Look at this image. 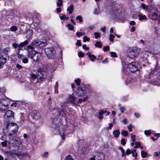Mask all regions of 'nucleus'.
<instances>
[{"label": "nucleus", "instance_id": "f257e3e1", "mask_svg": "<svg viewBox=\"0 0 160 160\" xmlns=\"http://www.w3.org/2000/svg\"><path fill=\"white\" fill-rule=\"evenodd\" d=\"M76 98L75 97L72 96V95L69 94L67 98L66 101L64 103H61L60 105L61 107V110L59 112L58 115L59 116V118L60 119L63 120L65 119V113L63 110L65 109L66 108L68 107V104L70 103L72 104L73 105H76V103L75 100Z\"/></svg>", "mask_w": 160, "mask_h": 160}, {"label": "nucleus", "instance_id": "f03ea898", "mask_svg": "<svg viewBox=\"0 0 160 160\" xmlns=\"http://www.w3.org/2000/svg\"><path fill=\"white\" fill-rule=\"evenodd\" d=\"M48 68H46L45 67L43 68L39 69L38 70L37 75L35 74H32L31 75V78L32 79H35L37 78L38 80L40 82L45 78L47 74V72H49Z\"/></svg>", "mask_w": 160, "mask_h": 160}, {"label": "nucleus", "instance_id": "7ed1b4c3", "mask_svg": "<svg viewBox=\"0 0 160 160\" xmlns=\"http://www.w3.org/2000/svg\"><path fill=\"white\" fill-rule=\"evenodd\" d=\"M47 44V42L45 40H40L38 39H36L32 42L31 45L28 46L27 50H33V46L37 48H42L46 46Z\"/></svg>", "mask_w": 160, "mask_h": 160}, {"label": "nucleus", "instance_id": "20e7f679", "mask_svg": "<svg viewBox=\"0 0 160 160\" xmlns=\"http://www.w3.org/2000/svg\"><path fill=\"white\" fill-rule=\"evenodd\" d=\"M28 57L32 59L36 62H38L41 60V54L36 52L34 50H28Z\"/></svg>", "mask_w": 160, "mask_h": 160}, {"label": "nucleus", "instance_id": "39448f33", "mask_svg": "<svg viewBox=\"0 0 160 160\" xmlns=\"http://www.w3.org/2000/svg\"><path fill=\"white\" fill-rule=\"evenodd\" d=\"M44 52L47 57L50 59H54L56 58V53L55 49L52 47L44 49Z\"/></svg>", "mask_w": 160, "mask_h": 160}, {"label": "nucleus", "instance_id": "423d86ee", "mask_svg": "<svg viewBox=\"0 0 160 160\" xmlns=\"http://www.w3.org/2000/svg\"><path fill=\"white\" fill-rule=\"evenodd\" d=\"M14 119V112L11 110L7 111L4 116V120L7 123L12 121Z\"/></svg>", "mask_w": 160, "mask_h": 160}, {"label": "nucleus", "instance_id": "0eeeda50", "mask_svg": "<svg viewBox=\"0 0 160 160\" xmlns=\"http://www.w3.org/2000/svg\"><path fill=\"white\" fill-rule=\"evenodd\" d=\"M9 143L14 147H19L22 145V142L19 139H16L13 138H10L9 141Z\"/></svg>", "mask_w": 160, "mask_h": 160}, {"label": "nucleus", "instance_id": "6e6552de", "mask_svg": "<svg viewBox=\"0 0 160 160\" xmlns=\"http://www.w3.org/2000/svg\"><path fill=\"white\" fill-rule=\"evenodd\" d=\"M9 99L7 98L0 100V110L4 111L8 109Z\"/></svg>", "mask_w": 160, "mask_h": 160}, {"label": "nucleus", "instance_id": "1a4fd4ad", "mask_svg": "<svg viewBox=\"0 0 160 160\" xmlns=\"http://www.w3.org/2000/svg\"><path fill=\"white\" fill-rule=\"evenodd\" d=\"M139 55V53L138 52V50L136 47H133L130 48L128 53V56L130 58L133 59L138 56Z\"/></svg>", "mask_w": 160, "mask_h": 160}, {"label": "nucleus", "instance_id": "9d476101", "mask_svg": "<svg viewBox=\"0 0 160 160\" xmlns=\"http://www.w3.org/2000/svg\"><path fill=\"white\" fill-rule=\"evenodd\" d=\"M6 128L7 129H12L11 132L13 134H14L18 131V127L16 123L12 122L6 124Z\"/></svg>", "mask_w": 160, "mask_h": 160}, {"label": "nucleus", "instance_id": "9b49d317", "mask_svg": "<svg viewBox=\"0 0 160 160\" xmlns=\"http://www.w3.org/2000/svg\"><path fill=\"white\" fill-rule=\"evenodd\" d=\"M8 58V54L0 53V68H2L4 64L6 63L7 59Z\"/></svg>", "mask_w": 160, "mask_h": 160}, {"label": "nucleus", "instance_id": "f8f14e48", "mask_svg": "<svg viewBox=\"0 0 160 160\" xmlns=\"http://www.w3.org/2000/svg\"><path fill=\"white\" fill-rule=\"evenodd\" d=\"M137 64L135 62H133L128 65L127 71L128 70L131 72H133L137 71L138 70Z\"/></svg>", "mask_w": 160, "mask_h": 160}, {"label": "nucleus", "instance_id": "ddd939ff", "mask_svg": "<svg viewBox=\"0 0 160 160\" xmlns=\"http://www.w3.org/2000/svg\"><path fill=\"white\" fill-rule=\"evenodd\" d=\"M31 115L34 119L37 120L40 118L41 114L39 111L34 110L32 112Z\"/></svg>", "mask_w": 160, "mask_h": 160}, {"label": "nucleus", "instance_id": "4468645a", "mask_svg": "<svg viewBox=\"0 0 160 160\" xmlns=\"http://www.w3.org/2000/svg\"><path fill=\"white\" fill-rule=\"evenodd\" d=\"M150 18L154 20H159L160 19V14L158 15L156 12L152 13L150 15Z\"/></svg>", "mask_w": 160, "mask_h": 160}, {"label": "nucleus", "instance_id": "2eb2a0df", "mask_svg": "<svg viewBox=\"0 0 160 160\" xmlns=\"http://www.w3.org/2000/svg\"><path fill=\"white\" fill-rule=\"evenodd\" d=\"M96 160H104V155L103 153L99 152H97L96 155H95Z\"/></svg>", "mask_w": 160, "mask_h": 160}, {"label": "nucleus", "instance_id": "dca6fc26", "mask_svg": "<svg viewBox=\"0 0 160 160\" xmlns=\"http://www.w3.org/2000/svg\"><path fill=\"white\" fill-rule=\"evenodd\" d=\"M77 95L79 97L82 96L85 94V92L82 88H78L76 91Z\"/></svg>", "mask_w": 160, "mask_h": 160}, {"label": "nucleus", "instance_id": "f3484780", "mask_svg": "<svg viewBox=\"0 0 160 160\" xmlns=\"http://www.w3.org/2000/svg\"><path fill=\"white\" fill-rule=\"evenodd\" d=\"M33 32V30L32 29L28 30L26 32V38L28 39L31 38Z\"/></svg>", "mask_w": 160, "mask_h": 160}, {"label": "nucleus", "instance_id": "a211bd4d", "mask_svg": "<svg viewBox=\"0 0 160 160\" xmlns=\"http://www.w3.org/2000/svg\"><path fill=\"white\" fill-rule=\"evenodd\" d=\"M106 112H107L106 115H109L110 114V112L108 111H107L106 110L103 111L102 110H101L100 111L99 113V118L101 120L102 118L103 117L102 116V115L104 113H105Z\"/></svg>", "mask_w": 160, "mask_h": 160}, {"label": "nucleus", "instance_id": "6ab92c4d", "mask_svg": "<svg viewBox=\"0 0 160 160\" xmlns=\"http://www.w3.org/2000/svg\"><path fill=\"white\" fill-rule=\"evenodd\" d=\"M138 19L140 21H142V20H146L147 19V17L145 15L139 14L138 15Z\"/></svg>", "mask_w": 160, "mask_h": 160}, {"label": "nucleus", "instance_id": "aec40b11", "mask_svg": "<svg viewBox=\"0 0 160 160\" xmlns=\"http://www.w3.org/2000/svg\"><path fill=\"white\" fill-rule=\"evenodd\" d=\"M87 55L88 56L89 58L92 61H93L96 58V57L93 55H91L90 52H88L87 54Z\"/></svg>", "mask_w": 160, "mask_h": 160}, {"label": "nucleus", "instance_id": "412c9836", "mask_svg": "<svg viewBox=\"0 0 160 160\" xmlns=\"http://www.w3.org/2000/svg\"><path fill=\"white\" fill-rule=\"evenodd\" d=\"M160 82V77L159 76L157 78H154L153 79L152 84L154 85H156L158 84V83Z\"/></svg>", "mask_w": 160, "mask_h": 160}, {"label": "nucleus", "instance_id": "4be33fe9", "mask_svg": "<svg viewBox=\"0 0 160 160\" xmlns=\"http://www.w3.org/2000/svg\"><path fill=\"white\" fill-rule=\"evenodd\" d=\"M120 134V132L118 130H115L113 132V135L116 138L118 137Z\"/></svg>", "mask_w": 160, "mask_h": 160}, {"label": "nucleus", "instance_id": "5701e85b", "mask_svg": "<svg viewBox=\"0 0 160 160\" xmlns=\"http://www.w3.org/2000/svg\"><path fill=\"white\" fill-rule=\"evenodd\" d=\"M73 10V5H71L70 6L68 7L67 8V10L68 11L69 13L71 14L72 13Z\"/></svg>", "mask_w": 160, "mask_h": 160}, {"label": "nucleus", "instance_id": "b1692460", "mask_svg": "<svg viewBox=\"0 0 160 160\" xmlns=\"http://www.w3.org/2000/svg\"><path fill=\"white\" fill-rule=\"evenodd\" d=\"M148 153L143 150L141 151V155L142 158H146L147 155Z\"/></svg>", "mask_w": 160, "mask_h": 160}, {"label": "nucleus", "instance_id": "393cba45", "mask_svg": "<svg viewBox=\"0 0 160 160\" xmlns=\"http://www.w3.org/2000/svg\"><path fill=\"white\" fill-rule=\"evenodd\" d=\"M151 55V53L150 52L148 51H145L144 52V57H145V58H147L149 56H150Z\"/></svg>", "mask_w": 160, "mask_h": 160}, {"label": "nucleus", "instance_id": "a878e982", "mask_svg": "<svg viewBox=\"0 0 160 160\" xmlns=\"http://www.w3.org/2000/svg\"><path fill=\"white\" fill-rule=\"evenodd\" d=\"M95 46L96 47L101 48L102 46V43L99 41H97L95 44Z\"/></svg>", "mask_w": 160, "mask_h": 160}, {"label": "nucleus", "instance_id": "bb28decb", "mask_svg": "<svg viewBox=\"0 0 160 160\" xmlns=\"http://www.w3.org/2000/svg\"><path fill=\"white\" fill-rule=\"evenodd\" d=\"M18 29V28L16 26H13L10 28V30L12 32H15Z\"/></svg>", "mask_w": 160, "mask_h": 160}, {"label": "nucleus", "instance_id": "cd10ccee", "mask_svg": "<svg viewBox=\"0 0 160 160\" xmlns=\"http://www.w3.org/2000/svg\"><path fill=\"white\" fill-rule=\"evenodd\" d=\"M141 7L144 10H147L148 9V6L144 3L141 4Z\"/></svg>", "mask_w": 160, "mask_h": 160}, {"label": "nucleus", "instance_id": "c85d7f7f", "mask_svg": "<svg viewBox=\"0 0 160 160\" xmlns=\"http://www.w3.org/2000/svg\"><path fill=\"white\" fill-rule=\"evenodd\" d=\"M132 155L133 157H135L136 158H137V153L136 152V150L135 149H133L132 150Z\"/></svg>", "mask_w": 160, "mask_h": 160}, {"label": "nucleus", "instance_id": "c756f323", "mask_svg": "<svg viewBox=\"0 0 160 160\" xmlns=\"http://www.w3.org/2000/svg\"><path fill=\"white\" fill-rule=\"evenodd\" d=\"M121 134L124 137H126L128 135V131L123 130L121 132Z\"/></svg>", "mask_w": 160, "mask_h": 160}, {"label": "nucleus", "instance_id": "7c9ffc66", "mask_svg": "<svg viewBox=\"0 0 160 160\" xmlns=\"http://www.w3.org/2000/svg\"><path fill=\"white\" fill-rule=\"evenodd\" d=\"M9 48H4L3 50V52H1V53H4L5 54H8L7 53L9 51Z\"/></svg>", "mask_w": 160, "mask_h": 160}, {"label": "nucleus", "instance_id": "2f4dec72", "mask_svg": "<svg viewBox=\"0 0 160 160\" xmlns=\"http://www.w3.org/2000/svg\"><path fill=\"white\" fill-rule=\"evenodd\" d=\"M135 146L134 147L135 148H138L141 145V143L139 142H135Z\"/></svg>", "mask_w": 160, "mask_h": 160}, {"label": "nucleus", "instance_id": "473e14b6", "mask_svg": "<svg viewBox=\"0 0 160 160\" xmlns=\"http://www.w3.org/2000/svg\"><path fill=\"white\" fill-rule=\"evenodd\" d=\"M119 149L121 150V152L122 153V157L125 156V151H124V150L122 147H119Z\"/></svg>", "mask_w": 160, "mask_h": 160}, {"label": "nucleus", "instance_id": "72a5a7b5", "mask_svg": "<svg viewBox=\"0 0 160 160\" xmlns=\"http://www.w3.org/2000/svg\"><path fill=\"white\" fill-rule=\"evenodd\" d=\"M118 107H120L119 109L121 112H123L125 111L126 110V109L124 107H121V105H119Z\"/></svg>", "mask_w": 160, "mask_h": 160}, {"label": "nucleus", "instance_id": "f704fd0d", "mask_svg": "<svg viewBox=\"0 0 160 160\" xmlns=\"http://www.w3.org/2000/svg\"><path fill=\"white\" fill-rule=\"evenodd\" d=\"M94 35L95 36V38L97 39L101 35L99 32H95L94 33Z\"/></svg>", "mask_w": 160, "mask_h": 160}, {"label": "nucleus", "instance_id": "c9c22d12", "mask_svg": "<svg viewBox=\"0 0 160 160\" xmlns=\"http://www.w3.org/2000/svg\"><path fill=\"white\" fill-rule=\"evenodd\" d=\"M1 144L2 146L6 147L7 145V141L5 140L3 142H2Z\"/></svg>", "mask_w": 160, "mask_h": 160}, {"label": "nucleus", "instance_id": "e433bc0d", "mask_svg": "<svg viewBox=\"0 0 160 160\" xmlns=\"http://www.w3.org/2000/svg\"><path fill=\"white\" fill-rule=\"evenodd\" d=\"M110 54L112 57L117 58V56L116 55L115 52H110Z\"/></svg>", "mask_w": 160, "mask_h": 160}, {"label": "nucleus", "instance_id": "4c0bfd02", "mask_svg": "<svg viewBox=\"0 0 160 160\" xmlns=\"http://www.w3.org/2000/svg\"><path fill=\"white\" fill-rule=\"evenodd\" d=\"M62 0H58V2L57 3V6L58 7H60L62 5Z\"/></svg>", "mask_w": 160, "mask_h": 160}, {"label": "nucleus", "instance_id": "58836bf2", "mask_svg": "<svg viewBox=\"0 0 160 160\" xmlns=\"http://www.w3.org/2000/svg\"><path fill=\"white\" fill-rule=\"evenodd\" d=\"M75 81L76 84L78 85V86H80V80L79 78H78L77 79L75 80Z\"/></svg>", "mask_w": 160, "mask_h": 160}, {"label": "nucleus", "instance_id": "ea45409f", "mask_svg": "<svg viewBox=\"0 0 160 160\" xmlns=\"http://www.w3.org/2000/svg\"><path fill=\"white\" fill-rule=\"evenodd\" d=\"M60 18L61 20H68L69 19V18L68 17H66L65 15H63L62 16H60Z\"/></svg>", "mask_w": 160, "mask_h": 160}, {"label": "nucleus", "instance_id": "a19ab883", "mask_svg": "<svg viewBox=\"0 0 160 160\" xmlns=\"http://www.w3.org/2000/svg\"><path fill=\"white\" fill-rule=\"evenodd\" d=\"M90 40V38H88L87 36H85L83 37V41L85 42L86 41H89Z\"/></svg>", "mask_w": 160, "mask_h": 160}, {"label": "nucleus", "instance_id": "79ce46f5", "mask_svg": "<svg viewBox=\"0 0 160 160\" xmlns=\"http://www.w3.org/2000/svg\"><path fill=\"white\" fill-rule=\"evenodd\" d=\"M67 26L70 30H73L74 29L73 26L71 24H68Z\"/></svg>", "mask_w": 160, "mask_h": 160}, {"label": "nucleus", "instance_id": "37998d69", "mask_svg": "<svg viewBox=\"0 0 160 160\" xmlns=\"http://www.w3.org/2000/svg\"><path fill=\"white\" fill-rule=\"evenodd\" d=\"M76 19L77 20H78L80 22H81L82 21V17L81 15L77 16L76 18Z\"/></svg>", "mask_w": 160, "mask_h": 160}, {"label": "nucleus", "instance_id": "c03bdc74", "mask_svg": "<svg viewBox=\"0 0 160 160\" xmlns=\"http://www.w3.org/2000/svg\"><path fill=\"white\" fill-rule=\"evenodd\" d=\"M144 133L146 135L148 136L151 134V132L150 130H145Z\"/></svg>", "mask_w": 160, "mask_h": 160}, {"label": "nucleus", "instance_id": "a18cd8bd", "mask_svg": "<svg viewBox=\"0 0 160 160\" xmlns=\"http://www.w3.org/2000/svg\"><path fill=\"white\" fill-rule=\"evenodd\" d=\"M135 135H133L132 134H131V140L133 142H135Z\"/></svg>", "mask_w": 160, "mask_h": 160}, {"label": "nucleus", "instance_id": "49530a36", "mask_svg": "<svg viewBox=\"0 0 160 160\" xmlns=\"http://www.w3.org/2000/svg\"><path fill=\"white\" fill-rule=\"evenodd\" d=\"M64 160H74L69 155L67 156L64 159Z\"/></svg>", "mask_w": 160, "mask_h": 160}, {"label": "nucleus", "instance_id": "de8ad7c7", "mask_svg": "<svg viewBox=\"0 0 160 160\" xmlns=\"http://www.w3.org/2000/svg\"><path fill=\"white\" fill-rule=\"evenodd\" d=\"M115 38V36L113 35L110 34V35L109 40L111 42L113 41V38Z\"/></svg>", "mask_w": 160, "mask_h": 160}, {"label": "nucleus", "instance_id": "09e8293b", "mask_svg": "<svg viewBox=\"0 0 160 160\" xmlns=\"http://www.w3.org/2000/svg\"><path fill=\"white\" fill-rule=\"evenodd\" d=\"M99 13V10L97 9H95L93 12V13L95 15H98Z\"/></svg>", "mask_w": 160, "mask_h": 160}, {"label": "nucleus", "instance_id": "8fccbe9b", "mask_svg": "<svg viewBox=\"0 0 160 160\" xmlns=\"http://www.w3.org/2000/svg\"><path fill=\"white\" fill-rule=\"evenodd\" d=\"M84 53H82L81 52H80L78 54V56L79 57H82L83 58L84 56Z\"/></svg>", "mask_w": 160, "mask_h": 160}, {"label": "nucleus", "instance_id": "3c124183", "mask_svg": "<svg viewBox=\"0 0 160 160\" xmlns=\"http://www.w3.org/2000/svg\"><path fill=\"white\" fill-rule=\"evenodd\" d=\"M132 126L130 124L128 126V129L129 131L130 132H131L132 131Z\"/></svg>", "mask_w": 160, "mask_h": 160}, {"label": "nucleus", "instance_id": "603ef678", "mask_svg": "<svg viewBox=\"0 0 160 160\" xmlns=\"http://www.w3.org/2000/svg\"><path fill=\"white\" fill-rule=\"evenodd\" d=\"M58 121H57L56 119H54L53 120V123L55 125L57 126L58 125H59V123H58Z\"/></svg>", "mask_w": 160, "mask_h": 160}, {"label": "nucleus", "instance_id": "864d4df0", "mask_svg": "<svg viewBox=\"0 0 160 160\" xmlns=\"http://www.w3.org/2000/svg\"><path fill=\"white\" fill-rule=\"evenodd\" d=\"M109 47L107 46L106 47H104L103 48V50L104 51H106L107 50H109Z\"/></svg>", "mask_w": 160, "mask_h": 160}, {"label": "nucleus", "instance_id": "5fc2aeb1", "mask_svg": "<svg viewBox=\"0 0 160 160\" xmlns=\"http://www.w3.org/2000/svg\"><path fill=\"white\" fill-rule=\"evenodd\" d=\"M82 47L83 49H84L85 50H88L89 49L88 47H86V44H83L82 46Z\"/></svg>", "mask_w": 160, "mask_h": 160}, {"label": "nucleus", "instance_id": "6e6d98bb", "mask_svg": "<svg viewBox=\"0 0 160 160\" xmlns=\"http://www.w3.org/2000/svg\"><path fill=\"white\" fill-rule=\"evenodd\" d=\"M12 46L15 48H16L18 47L19 48V44H18L17 43H15L12 44Z\"/></svg>", "mask_w": 160, "mask_h": 160}, {"label": "nucleus", "instance_id": "4d7b16f0", "mask_svg": "<svg viewBox=\"0 0 160 160\" xmlns=\"http://www.w3.org/2000/svg\"><path fill=\"white\" fill-rule=\"evenodd\" d=\"M22 62L25 63H26L28 62V60L27 58H25L23 59Z\"/></svg>", "mask_w": 160, "mask_h": 160}, {"label": "nucleus", "instance_id": "13d9d810", "mask_svg": "<svg viewBox=\"0 0 160 160\" xmlns=\"http://www.w3.org/2000/svg\"><path fill=\"white\" fill-rule=\"evenodd\" d=\"M142 61L143 62H147V58H145V57L143 56L142 57Z\"/></svg>", "mask_w": 160, "mask_h": 160}, {"label": "nucleus", "instance_id": "bf43d9fd", "mask_svg": "<svg viewBox=\"0 0 160 160\" xmlns=\"http://www.w3.org/2000/svg\"><path fill=\"white\" fill-rule=\"evenodd\" d=\"M157 68H156V67H155L153 69V70L152 69V72H151V73L152 74H153L156 71H157Z\"/></svg>", "mask_w": 160, "mask_h": 160}, {"label": "nucleus", "instance_id": "052dcab7", "mask_svg": "<svg viewBox=\"0 0 160 160\" xmlns=\"http://www.w3.org/2000/svg\"><path fill=\"white\" fill-rule=\"evenodd\" d=\"M121 143L123 145H124L125 144L126 142H125V139H122L121 140Z\"/></svg>", "mask_w": 160, "mask_h": 160}, {"label": "nucleus", "instance_id": "680f3d73", "mask_svg": "<svg viewBox=\"0 0 160 160\" xmlns=\"http://www.w3.org/2000/svg\"><path fill=\"white\" fill-rule=\"evenodd\" d=\"M76 45L78 46H81V43L80 41L79 40H78L77 43H76Z\"/></svg>", "mask_w": 160, "mask_h": 160}, {"label": "nucleus", "instance_id": "e2e57ef3", "mask_svg": "<svg viewBox=\"0 0 160 160\" xmlns=\"http://www.w3.org/2000/svg\"><path fill=\"white\" fill-rule=\"evenodd\" d=\"M160 154V152H155L154 153V155L155 157H156L158 156Z\"/></svg>", "mask_w": 160, "mask_h": 160}, {"label": "nucleus", "instance_id": "0e129e2a", "mask_svg": "<svg viewBox=\"0 0 160 160\" xmlns=\"http://www.w3.org/2000/svg\"><path fill=\"white\" fill-rule=\"evenodd\" d=\"M131 152V151L129 149H127L126 150V153L127 154L129 155L130 154Z\"/></svg>", "mask_w": 160, "mask_h": 160}, {"label": "nucleus", "instance_id": "69168bd1", "mask_svg": "<svg viewBox=\"0 0 160 160\" xmlns=\"http://www.w3.org/2000/svg\"><path fill=\"white\" fill-rule=\"evenodd\" d=\"M16 67L18 69H20L22 68V66L19 64H17L16 65Z\"/></svg>", "mask_w": 160, "mask_h": 160}, {"label": "nucleus", "instance_id": "338daca9", "mask_svg": "<svg viewBox=\"0 0 160 160\" xmlns=\"http://www.w3.org/2000/svg\"><path fill=\"white\" fill-rule=\"evenodd\" d=\"M76 35L78 36V37H80L81 36H82V32H76Z\"/></svg>", "mask_w": 160, "mask_h": 160}, {"label": "nucleus", "instance_id": "774afa93", "mask_svg": "<svg viewBox=\"0 0 160 160\" xmlns=\"http://www.w3.org/2000/svg\"><path fill=\"white\" fill-rule=\"evenodd\" d=\"M48 152H45L42 155V157H46L48 155Z\"/></svg>", "mask_w": 160, "mask_h": 160}]
</instances>
